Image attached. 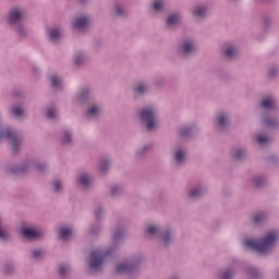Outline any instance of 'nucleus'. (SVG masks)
Returning a JSON list of instances; mask_svg holds the SVG:
<instances>
[{
    "label": "nucleus",
    "mask_w": 279,
    "mask_h": 279,
    "mask_svg": "<svg viewBox=\"0 0 279 279\" xmlns=\"http://www.w3.org/2000/svg\"><path fill=\"white\" fill-rule=\"evenodd\" d=\"M279 243V231L276 229L266 231L259 239H248L244 241V247L257 252L260 256H269Z\"/></svg>",
    "instance_id": "1"
},
{
    "label": "nucleus",
    "mask_w": 279,
    "mask_h": 279,
    "mask_svg": "<svg viewBox=\"0 0 279 279\" xmlns=\"http://www.w3.org/2000/svg\"><path fill=\"white\" fill-rule=\"evenodd\" d=\"M123 239H125V231L121 229L116 230L112 234V245L109 250L106 252L101 248L92 251L88 259L89 269H93V271H101L106 256H112L116 250H119V244L123 243Z\"/></svg>",
    "instance_id": "2"
},
{
    "label": "nucleus",
    "mask_w": 279,
    "mask_h": 279,
    "mask_svg": "<svg viewBox=\"0 0 279 279\" xmlns=\"http://www.w3.org/2000/svg\"><path fill=\"white\" fill-rule=\"evenodd\" d=\"M5 173H27V171L34 169L38 173H45L49 171V165L47 162H39L38 159L31 157L24 159L21 163L7 162L2 167Z\"/></svg>",
    "instance_id": "3"
},
{
    "label": "nucleus",
    "mask_w": 279,
    "mask_h": 279,
    "mask_svg": "<svg viewBox=\"0 0 279 279\" xmlns=\"http://www.w3.org/2000/svg\"><path fill=\"white\" fill-rule=\"evenodd\" d=\"M140 123L148 132H156L160 128V120L158 119V107L149 105L140 110Z\"/></svg>",
    "instance_id": "4"
},
{
    "label": "nucleus",
    "mask_w": 279,
    "mask_h": 279,
    "mask_svg": "<svg viewBox=\"0 0 279 279\" xmlns=\"http://www.w3.org/2000/svg\"><path fill=\"white\" fill-rule=\"evenodd\" d=\"M2 121L3 117L0 111V141H5L7 138L10 142L12 154H19L23 147V138L16 135V130L3 125Z\"/></svg>",
    "instance_id": "5"
},
{
    "label": "nucleus",
    "mask_w": 279,
    "mask_h": 279,
    "mask_svg": "<svg viewBox=\"0 0 279 279\" xmlns=\"http://www.w3.org/2000/svg\"><path fill=\"white\" fill-rule=\"evenodd\" d=\"M197 53V43L193 38H185L175 48V54L180 58H191Z\"/></svg>",
    "instance_id": "6"
},
{
    "label": "nucleus",
    "mask_w": 279,
    "mask_h": 279,
    "mask_svg": "<svg viewBox=\"0 0 279 279\" xmlns=\"http://www.w3.org/2000/svg\"><path fill=\"white\" fill-rule=\"evenodd\" d=\"M143 263L142 256H135L130 262H122L116 266V274H136Z\"/></svg>",
    "instance_id": "7"
},
{
    "label": "nucleus",
    "mask_w": 279,
    "mask_h": 279,
    "mask_svg": "<svg viewBox=\"0 0 279 279\" xmlns=\"http://www.w3.org/2000/svg\"><path fill=\"white\" fill-rule=\"evenodd\" d=\"M93 27V16L89 14H81L74 17L73 29L76 34H88Z\"/></svg>",
    "instance_id": "8"
},
{
    "label": "nucleus",
    "mask_w": 279,
    "mask_h": 279,
    "mask_svg": "<svg viewBox=\"0 0 279 279\" xmlns=\"http://www.w3.org/2000/svg\"><path fill=\"white\" fill-rule=\"evenodd\" d=\"M64 36H66V33L64 32V27L60 25H52L46 28V40L50 45H60L64 40Z\"/></svg>",
    "instance_id": "9"
},
{
    "label": "nucleus",
    "mask_w": 279,
    "mask_h": 279,
    "mask_svg": "<svg viewBox=\"0 0 279 279\" xmlns=\"http://www.w3.org/2000/svg\"><path fill=\"white\" fill-rule=\"evenodd\" d=\"M189 158V150L182 145H177L171 150V160L174 167H184Z\"/></svg>",
    "instance_id": "10"
},
{
    "label": "nucleus",
    "mask_w": 279,
    "mask_h": 279,
    "mask_svg": "<svg viewBox=\"0 0 279 279\" xmlns=\"http://www.w3.org/2000/svg\"><path fill=\"white\" fill-rule=\"evenodd\" d=\"M102 113L104 107L100 102H89L84 112V117L87 121H97Z\"/></svg>",
    "instance_id": "11"
},
{
    "label": "nucleus",
    "mask_w": 279,
    "mask_h": 279,
    "mask_svg": "<svg viewBox=\"0 0 279 279\" xmlns=\"http://www.w3.org/2000/svg\"><path fill=\"white\" fill-rule=\"evenodd\" d=\"M215 128L218 132H225L230 125V113L221 111L214 119Z\"/></svg>",
    "instance_id": "12"
},
{
    "label": "nucleus",
    "mask_w": 279,
    "mask_h": 279,
    "mask_svg": "<svg viewBox=\"0 0 279 279\" xmlns=\"http://www.w3.org/2000/svg\"><path fill=\"white\" fill-rule=\"evenodd\" d=\"M19 232L23 239H28V241H36V239H43L45 236L43 231H38L31 226L22 227Z\"/></svg>",
    "instance_id": "13"
},
{
    "label": "nucleus",
    "mask_w": 279,
    "mask_h": 279,
    "mask_svg": "<svg viewBox=\"0 0 279 279\" xmlns=\"http://www.w3.org/2000/svg\"><path fill=\"white\" fill-rule=\"evenodd\" d=\"M159 241H161V245L163 247H169V245H173V243H175V230L169 227L165 228Z\"/></svg>",
    "instance_id": "14"
},
{
    "label": "nucleus",
    "mask_w": 279,
    "mask_h": 279,
    "mask_svg": "<svg viewBox=\"0 0 279 279\" xmlns=\"http://www.w3.org/2000/svg\"><path fill=\"white\" fill-rule=\"evenodd\" d=\"M77 182L80 186H82L83 191H90V189L95 186L93 182V174H90L89 172H81L77 175Z\"/></svg>",
    "instance_id": "15"
},
{
    "label": "nucleus",
    "mask_w": 279,
    "mask_h": 279,
    "mask_svg": "<svg viewBox=\"0 0 279 279\" xmlns=\"http://www.w3.org/2000/svg\"><path fill=\"white\" fill-rule=\"evenodd\" d=\"M44 117L48 119L49 121H58L60 119V113H58V106L56 104L51 102L44 107L43 109Z\"/></svg>",
    "instance_id": "16"
},
{
    "label": "nucleus",
    "mask_w": 279,
    "mask_h": 279,
    "mask_svg": "<svg viewBox=\"0 0 279 279\" xmlns=\"http://www.w3.org/2000/svg\"><path fill=\"white\" fill-rule=\"evenodd\" d=\"M149 82L140 81L133 86L132 92L135 97H144L149 94Z\"/></svg>",
    "instance_id": "17"
},
{
    "label": "nucleus",
    "mask_w": 279,
    "mask_h": 279,
    "mask_svg": "<svg viewBox=\"0 0 279 279\" xmlns=\"http://www.w3.org/2000/svg\"><path fill=\"white\" fill-rule=\"evenodd\" d=\"M162 232H165V228L158 223L149 225L146 228V235L149 239H157L158 241H160V236H162Z\"/></svg>",
    "instance_id": "18"
},
{
    "label": "nucleus",
    "mask_w": 279,
    "mask_h": 279,
    "mask_svg": "<svg viewBox=\"0 0 279 279\" xmlns=\"http://www.w3.org/2000/svg\"><path fill=\"white\" fill-rule=\"evenodd\" d=\"M208 189L205 185L197 184L193 185L187 190V195L192 199H199V197H204Z\"/></svg>",
    "instance_id": "19"
},
{
    "label": "nucleus",
    "mask_w": 279,
    "mask_h": 279,
    "mask_svg": "<svg viewBox=\"0 0 279 279\" xmlns=\"http://www.w3.org/2000/svg\"><path fill=\"white\" fill-rule=\"evenodd\" d=\"M7 21L11 27H14L16 25H20L23 21V11H20L19 9H12L9 13V16L7 17Z\"/></svg>",
    "instance_id": "20"
},
{
    "label": "nucleus",
    "mask_w": 279,
    "mask_h": 279,
    "mask_svg": "<svg viewBox=\"0 0 279 279\" xmlns=\"http://www.w3.org/2000/svg\"><path fill=\"white\" fill-rule=\"evenodd\" d=\"M191 12L194 19H199V20L206 19L208 17V5L197 4L191 10Z\"/></svg>",
    "instance_id": "21"
},
{
    "label": "nucleus",
    "mask_w": 279,
    "mask_h": 279,
    "mask_svg": "<svg viewBox=\"0 0 279 279\" xmlns=\"http://www.w3.org/2000/svg\"><path fill=\"white\" fill-rule=\"evenodd\" d=\"M182 23V14L180 12L170 13L166 20L167 27L173 29V27H178Z\"/></svg>",
    "instance_id": "22"
},
{
    "label": "nucleus",
    "mask_w": 279,
    "mask_h": 279,
    "mask_svg": "<svg viewBox=\"0 0 279 279\" xmlns=\"http://www.w3.org/2000/svg\"><path fill=\"white\" fill-rule=\"evenodd\" d=\"M223 56L228 60H234V58H239V47L234 44H227L223 48Z\"/></svg>",
    "instance_id": "23"
},
{
    "label": "nucleus",
    "mask_w": 279,
    "mask_h": 279,
    "mask_svg": "<svg viewBox=\"0 0 279 279\" xmlns=\"http://www.w3.org/2000/svg\"><path fill=\"white\" fill-rule=\"evenodd\" d=\"M49 84L53 90H62L64 88V80L58 74H51L48 77Z\"/></svg>",
    "instance_id": "24"
},
{
    "label": "nucleus",
    "mask_w": 279,
    "mask_h": 279,
    "mask_svg": "<svg viewBox=\"0 0 279 279\" xmlns=\"http://www.w3.org/2000/svg\"><path fill=\"white\" fill-rule=\"evenodd\" d=\"M110 167H112V159L105 157L98 162L97 172L100 175H106V173L110 171Z\"/></svg>",
    "instance_id": "25"
},
{
    "label": "nucleus",
    "mask_w": 279,
    "mask_h": 279,
    "mask_svg": "<svg viewBox=\"0 0 279 279\" xmlns=\"http://www.w3.org/2000/svg\"><path fill=\"white\" fill-rule=\"evenodd\" d=\"M248 184H252L255 189H260L267 184V177L265 174H254L248 179Z\"/></svg>",
    "instance_id": "26"
},
{
    "label": "nucleus",
    "mask_w": 279,
    "mask_h": 279,
    "mask_svg": "<svg viewBox=\"0 0 279 279\" xmlns=\"http://www.w3.org/2000/svg\"><path fill=\"white\" fill-rule=\"evenodd\" d=\"M259 108L263 110H274L276 108V97L265 96L259 102Z\"/></svg>",
    "instance_id": "27"
},
{
    "label": "nucleus",
    "mask_w": 279,
    "mask_h": 279,
    "mask_svg": "<svg viewBox=\"0 0 279 279\" xmlns=\"http://www.w3.org/2000/svg\"><path fill=\"white\" fill-rule=\"evenodd\" d=\"M70 271H71V264H69V262L60 263L57 266V274L60 279H68Z\"/></svg>",
    "instance_id": "28"
},
{
    "label": "nucleus",
    "mask_w": 279,
    "mask_h": 279,
    "mask_svg": "<svg viewBox=\"0 0 279 279\" xmlns=\"http://www.w3.org/2000/svg\"><path fill=\"white\" fill-rule=\"evenodd\" d=\"M195 130H197V126L194 124L182 126L178 131V136H180L181 138H189V136H191V134H193Z\"/></svg>",
    "instance_id": "29"
},
{
    "label": "nucleus",
    "mask_w": 279,
    "mask_h": 279,
    "mask_svg": "<svg viewBox=\"0 0 279 279\" xmlns=\"http://www.w3.org/2000/svg\"><path fill=\"white\" fill-rule=\"evenodd\" d=\"M165 8H167L165 0H154L150 5V12L153 14H160V12H165Z\"/></svg>",
    "instance_id": "30"
},
{
    "label": "nucleus",
    "mask_w": 279,
    "mask_h": 279,
    "mask_svg": "<svg viewBox=\"0 0 279 279\" xmlns=\"http://www.w3.org/2000/svg\"><path fill=\"white\" fill-rule=\"evenodd\" d=\"M262 119L264 125H267L268 128H278L279 125L278 117L264 114Z\"/></svg>",
    "instance_id": "31"
},
{
    "label": "nucleus",
    "mask_w": 279,
    "mask_h": 279,
    "mask_svg": "<svg viewBox=\"0 0 279 279\" xmlns=\"http://www.w3.org/2000/svg\"><path fill=\"white\" fill-rule=\"evenodd\" d=\"M95 95V92L86 86V87H83L80 95H78V99H81V101H88L89 99H93Z\"/></svg>",
    "instance_id": "32"
},
{
    "label": "nucleus",
    "mask_w": 279,
    "mask_h": 279,
    "mask_svg": "<svg viewBox=\"0 0 279 279\" xmlns=\"http://www.w3.org/2000/svg\"><path fill=\"white\" fill-rule=\"evenodd\" d=\"M60 143L63 147L71 145V129L61 130Z\"/></svg>",
    "instance_id": "33"
},
{
    "label": "nucleus",
    "mask_w": 279,
    "mask_h": 279,
    "mask_svg": "<svg viewBox=\"0 0 279 279\" xmlns=\"http://www.w3.org/2000/svg\"><path fill=\"white\" fill-rule=\"evenodd\" d=\"M253 221L257 226H262V223H267V221H269V214L266 211L258 213L253 217Z\"/></svg>",
    "instance_id": "34"
},
{
    "label": "nucleus",
    "mask_w": 279,
    "mask_h": 279,
    "mask_svg": "<svg viewBox=\"0 0 279 279\" xmlns=\"http://www.w3.org/2000/svg\"><path fill=\"white\" fill-rule=\"evenodd\" d=\"M232 158H235V160H245L247 158V150L245 148H235L231 150Z\"/></svg>",
    "instance_id": "35"
},
{
    "label": "nucleus",
    "mask_w": 279,
    "mask_h": 279,
    "mask_svg": "<svg viewBox=\"0 0 279 279\" xmlns=\"http://www.w3.org/2000/svg\"><path fill=\"white\" fill-rule=\"evenodd\" d=\"M0 241H10V233H8V229L3 226L2 213H0Z\"/></svg>",
    "instance_id": "36"
},
{
    "label": "nucleus",
    "mask_w": 279,
    "mask_h": 279,
    "mask_svg": "<svg viewBox=\"0 0 279 279\" xmlns=\"http://www.w3.org/2000/svg\"><path fill=\"white\" fill-rule=\"evenodd\" d=\"M114 12L119 19H128V16H130V11H128V9L121 4H116Z\"/></svg>",
    "instance_id": "37"
},
{
    "label": "nucleus",
    "mask_w": 279,
    "mask_h": 279,
    "mask_svg": "<svg viewBox=\"0 0 279 279\" xmlns=\"http://www.w3.org/2000/svg\"><path fill=\"white\" fill-rule=\"evenodd\" d=\"M71 236V229L68 227H60L58 229V240L59 241H66Z\"/></svg>",
    "instance_id": "38"
},
{
    "label": "nucleus",
    "mask_w": 279,
    "mask_h": 279,
    "mask_svg": "<svg viewBox=\"0 0 279 279\" xmlns=\"http://www.w3.org/2000/svg\"><path fill=\"white\" fill-rule=\"evenodd\" d=\"M51 187L56 193H62V191H64V181L61 179H53L51 181Z\"/></svg>",
    "instance_id": "39"
},
{
    "label": "nucleus",
    "mask_w": 279,
    "mask_h": 279,
    "mask_svg": "<svg viewBox=\"0 0 279 279\" xmlns=\"http://www.w3.org/2000/svg\"><path fill=\"white\" fill-rule=\"evenodd\" d=\"M88 61V57L84 52H77L74 57V64L76 66H84V63Z\"/></svg>",
    "instance_id": "40"
},
{
    "label": "nucleus",
    "mask_w": 279,
    "mask_h": 279,
    "mask_svg": "<svg viewBox=\"0 0 279 279\" xmlns=\"http://www.w3.org/2000/svg\"><path fill=\"white\" fill-rule=\"evenodd\" d=\"M2 272L4 274V276H12V274L16 272V265H14L13 263L4 264L2 267Z\"/></svg>",
    "instance_id": "41"
},
{
    "label": "nucleus",
    "mask_w": 279,
    "mask_h": 279,
    "mask_svg": "<svg viewBox=\"0 0 279 279\" xmlns=\"http://www.w3.org/2000/svg\"><path fill=\"white\" fill-rule=\"evenodd\" d=\"M13 29H15L20 38H25L27 36V28H25V25H23V23L16 24L15 26H13Z\"/></svg>",
    "instance_id": "42"
},
{
    "label": "nucleus",
    "mask_w": 279,
    "mask_h": 279,
    "mask_svg": "<svg viewBox=\"0 0 279 279\" xmlns=\"http://www.w3.org/2000/svg\"><path fill=\"white\" fill-rule=\"evenodd\" d=\"M256 141L258 145H262V146L269 145V143H271V136L267 134H258L256 135Z\"/></svg>",
    "instance_id": "43"
},
{
    "label": "nucleus",
    "mask_w": 279,
    "mask_h": 279,
    "mask_svg": "<svg viewBox=\"0 0 279 279\" xmlns=\"http://www.w3.org/2000/svg\"><path fill=\"white\" fill-rule=\"evenodd\" d=\"M110 193L112 197H118V195H121V193H123V185H120V184L112 185L110 189Z\"/></svg>",
    "instance_id": "44"
},
{
    "label": "nucleus",
    "mask_w": 279,
    "mask_h": 279,
    "mask_svg": "<svg viewBox=\"0 0 279 279\" xmlns=\"http://www.w3.org/2000/svg\"><path fill=\"white\" fill-rule=\"evenodd\" d=\"M29 257L33 260H40V258H43V250H40V248L32 250L31 253H29Z\"/></svg>",
    "instance_id": "45"
},
{
    "label": "nucleus",
    "mask_w": 279,
    "mask_h": 279,
    "mask_svg": "<svg viewBox=\"0 0 279 279\" xmlns=\"http://www.w3.org/2000/svg\"><path fill=\"white\" fill-rule=\"evenodd\" d=\"M236 275L234 267H229L222 275V279H232Z\"/></svg>",
    "instance_id": "46"
},
{
    "label": "nucleus",
    "mask_w": 279,
    "mask_h": 279,
    "mask_svg": "<svg viewBox=\"0 0 279 279\" xmlns=\"http://www.w3.org/2000/svg\"><path fill=\"white\" fill-rule=\"evenodd\" d=\"M271 23H274L271 16L265 15L262 17V25L264 29H269V27H271Z\"/></svg>",
    "instance_id": "47"
},
{
    "label": "nucleus",
    "mask_w": 279,
    "mask_h": 279,
    "mask_svg": "<svg viewBox=\"0 0 279 279\" xmlns=\"http://www.w3.org/2000/svg\"><path fill=\"white\" fill-rule=\"evenodd\" d=\"M104 213H105L104 207H102L101 205H98V206L95 208V210H94L95 218H96L97 220L104 219Z\"/></svg>",
    "instance_id": "48"
},
{
    "label": "nucleus",
    "mask_w": 279,
    "mask_h": 279,
    "mask_svg": "<svg viewBox=\"0 0 279 279\" xmlns=\"http://www.w3.org/2000/svg\"><path fill=\"white\" fill-rule=\"evenodd\" d=\"M150 149L151 145L146 144L136 150V156H144V154H147V151H149Z\"/></svg>",
    "instance_id": "49"
},
{
    "label": "nucleus",
    "mask_w": 279,
    "mask_h": 279,
    "mask_svg": "<svg viewBox=\"0 0 279 279\" xmlns=\"http://www.w3.org/2000/svg\"><path fill=\"white\" fill-rule=\"evenodd\" d=\"M101 232V225L94 223L89 226V234H99Z\"/></svg>",
    "instance_id": "50"
},
{
    "label": "nucleus",
    "mask_w": 279,
    "mask_h": 279,
    "mask_svg": "<svg viewBox=\"0 0 279 279\" xmlns=\"http://www.w3.org/2000/svg\"><path fill=\"white\" fill-rule=\"evenodd\" d=\"M11 114L12 117H21V114H23V108H21V106H13L11 108Z\"/></svg>",
    "instance_id": "51"
},
{
    "label": "nucleus",
    "mask_w": 279,
    "mask_h": 279,
    "mask_svg": "<svg viewBox=\"0 0 279 279\" xmlns=\"http://www.w3.org/2000/svg\"><path fill=\"white\" fill-rule=\"evenodd\" d=\"M246 271L248 276H252L253 278H258V276H260V272L258 271V269L252 266L247 267Z\"/></svg>",
    "instance_id": "52"
},
{
    "label": "nucleus",
    "mask_w": 279,
    "mask_h": 279,
    "mask_svg": "<svg viewBox=\"0 0 279 279\" xmlns=\"http://www.w3.org/2000/svg\"><path fill=\"white\" fill-rule=\"evenodd\" d=\"M279 72V66L278 65H272L269 69V75L270 77H276V74Z\"/></svg>",
    "instance_id": "53"
},
{
    "label": "nucleus",
    "mask_w": 279,
    "mask_h": 279,
    "mask_svg": "<svg viewBox=\"0 0 279 279\" xmlns=\"http://www.w3.org/2000/svg\"><path fill=\"white\" fill-rule=\"evenodd\" d=\"M33 74L40 75V68L33 65L32 66Z\"/></svg>",
    "instance_id": "54"
},
{
    "label": "nucleus",
    "mask_w": 279,
    "mask_h": 279,
    "mask_svg": "<svg viewBox=\"0 0 279 279\" xmlns=\"http://www.w3.org/2000/svg\"><path fill=\"white\" fill-rule=\"evenodd\" d=\"M78 3H82L83 5L88 3V0H77Z\"/></svg>",
    "instance_id": "55"
},
{
    "label": "nucleus",
    "mask_w": 279,
    "mask_h": 279,
    "mask_svg": "<svg viewBox=\"0 0 279 279\" xmlns=\"http://www.w3.org/2000/svg\"><path fill=\"white\" fill-rule=\"evenodd\" d=\"M170 279H182L180 276H173Z\"/></svg>",
    "instance_id": "56"
},
{
    "label": "nucleus",
    "mask_w": 279,
    "mask_h": 279,
    "mask_svg": "<svg viewBox=\"0 0 279 279\" xmlns=\"http://www.w3.org/2000/svg\"><path fill=\"white\" fill-rule=\"evenodd\" d=\"M155 84H156L157 86H160V84H162V81H160V82L156 81Z\"/></svg>",
    "instance_id": "57"
}]
</instances>
